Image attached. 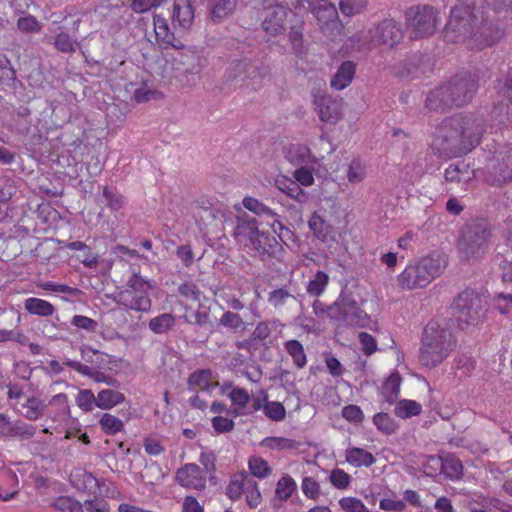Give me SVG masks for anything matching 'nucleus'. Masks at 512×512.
I'll list each match as a JSON object with an SVG mask.
<instances>
[{"label":"nucleus","mask_w":512,"mask_h":512,"mask_svg":"<svg viewBox=\"0 0 512 512\" xmlns=\"http://www.w3.org/2000/svg\"><path fill=\"white\" fill-rule=\"evenodd\" d=\"M446 265L445 258H413L398 276V283L407 290L425 287Z\"/></svg>","instance_id":"6"},{"label":"nucleus","mask_w":512,"mask_h":512,"mask_svg":"<svg viewBox=\"0 0 512 512\" xmlns=\"http://www.w3.org/2000/svg\"><path fill=\"white\" fill-rule=\"evenodd\" d=\"M452 315L456 317L458 327L464 330L468 325H477L487 313L484 298L472 289H465L451 305Z\"/></svg>","instance_id":"7"},{"label":"nucleus","mask_w":512,"mask_h":512,"mask_svg":"<svg viewBox=\"0 0 512 512\" xmlns=\"http://www.w3.org/2000/svg\"><path fill=\"white\" fill-rule=\"evenodd\" d=\"M372 420L377 429L385 435L396 433L399 427L395 420L385 412L376 413Z\"/></svg>","instance_id":"39"},{"label":"nucleus","mask_w":512,"mask_h":512,"mask_svg":"<svg viewBox=\"0 0 512 512\" xmlns=\"http://www.w3.org/2000/svg\"><path fill=\"white\" fill-rule=\"evenodd\" d=\"M99 425L106 435H115L124 428L123 421L110 413L102 414Z\"/></svg>","instance_id":"42"},{"label":"nucleus","mask_w":512,"mask_h":512,"mask_svg":"<svg viewBox=\"0 0 512 512\" xmlns=\"http://www.w3.org/2000/svg\"><path fill=\"white\" fill-rule=\"evenodd\" d=\"M495 88L512 103V72L497 79Z\"/></svg>","instance_id":"63"},{"label":"nucleus","mask_w":512,"mask_h":512,"mask_svg":"<svg viewBox=\"0 0 512 512\" xmlns=\"http://www.w3.org/2000/svg\"><path fill=\"white\" fill-rule=\"evenodd\" d=\"M342 417L348 422L360 424L364 420V414L358 405L350 404L342 409Z\"/></svg>","instance_id":"62"},{"label":"nucleus","mask_w":512,"mask_h":512,"mask_svg":"<svg viewBox=\"0 0 512 512\" xmlns=\"http://www.w3.org/2000/svg\"><path fill=\"white\" fill-rule=\"evenodd\" d=\"M153 26L155 38L158 43L166 46H172L176 49H180L183 47V44L181 42H179V44L174 43L175 37L173 32L170 30L166 18L160 15H154Z\"/></svg>","instance_id":"23"},{"label":"nucleus","mask_w":512,"mask_h":512,"mask_svg":"<svg viewBox=\"0 0 512 512\" xmlns=\"http://www.w3.org/2000/svg\"><path fill=\"white\" fill-rule=\"evenodd\" d=\"M441 473L450 480H459L463 475V464L454 454L440 457Z\"/></svg>","instance_id":"26"},{"label":"nucleus","mask_w":512,"mask_h":512,"mask_svg":"<svg viewBox=\"0 0 512 512\" xmlns=\"http://www.w3.org/2000/svg\"><path fill=\"white\" fill-rule=\"evenodd\" d=\"M262 445L266 446L270 449H277V450H293L298 448V442L285 438V437H267L262 441Z\"/></svg>","instance_id":"52"},{"label":"nucleus","mask_w":512,"mask_h":512,"mask_svg":"<svg viewBox=\"0 0 512 512\" xmlns=\"http://www.w3.org/2000/svg\"><path fill=\"white\" fill-rule=\"evenodd\" d=\"M46 407L47 405L44 401L35 397H30L27 399L26 404L23 405V408L26 409L23 415L26 419L37 420L44 414Z\"/></svg>","instance_id":"46"},{"label":"nucleus","mask_w":512,"mask_h":512,"mask_svg":"<svg viewBox=\"0 0 512 512\" xmlns=\"http://www.w3.org/2000/svg\"><path fill=\"white\" fill-rule=\"evenodd\" d=\"M271 329L268 323L259 322L248 339L240 340L235 343L237 349L246 350L253 354L262 346H266L265 340L270 336Z\"/></svg>","instance_id":"18"},{"label":"nucleus","mask_w":512,"mask_h":512,"mask_svg":"<svg viewBox=\"0 0 512 512\" xmlns=\"http://www.w3.org/2000/svg\"><path fill=\"white\" fill-rule=\"evenodd\" d=\"M52 507L61 512H84L83 505L69 496H60L55 499Z\"/></svg>","instance_id":"51"},{"label":"nucleus","mask_w":512,"mask_h":512,"mask_svg":"<svg viewBox=\"0 0 512 512\" xmlns=\"http://www.w3.org/2000/svg\"><path fill=\"white\" fill-rule=\"evenodd\" d=\"M402 24L393 18H385L368 30V43L372 47H396L403 39Z\"/></svg>","instance_id":"12"},{"label":"nucleus","mask_w":512,"mask_h":512,"mask_svg":"<svg viewBox=\"0 0 512 512\" xmlns=\"http://www.w3.org/2000/svg\"><path fill=\"white\" fill-rule=\"evenodd\" d=\"M24 308L30 314L43 317L51 316L55 312V308L50 302L35 297L26 299L24 302Z\"/></svg>","instance_id":"32"},{"label":"nucleus","mask_w":512,"mask_h":512,"mask_svg":"<svg viewBox=\"0 0 512 512\" xmlns=\"http://www.w3.org/2000/svg\"><path fill=\"white\" fill-rule=\"evenodd\" d=\"M455 346L456 338L448 322L440 318L432 319L423 330L419 362L427 368H434L449 356Z\"/></svg>","instance_id":"3"},{"label":"nucleus","mask_w":512,"mask_h":512,"mask_svg":"<svg viewBox=\"0 0 512 512\" xmlns=\"http://www.w3.org/2000/svg\"><path fill=\"white\" fill-rule=\"evenodd\" d=\"M19 242L21 246L20 256H58L65 247L75 251L88 250L86 244L81 241L61 245L60 242L52 238H45L40 241L36 237L26 236L22 237Z\"/></svg>","instance_id":"11"},{"label":"nucleus","mask_w":512,"mask_h":512,"mask_svg":"<svg viewBox=\"0 0 512 512\" xmlns=\"http://www.w3.org/2000/svg\"><path fill=\"white\" fill-rule=\"evenodd\" d=\"M345 459L349 464L353 465L354 467H370L376 461L372 453L359 447L347 449L345 453Z\"/></svg>","instance_id":"29"},{"label":"nucleus","mask_w":512,"mask_h":512,"mask_svg":"<svg viewBox=\"0 0 512 512\" xmlns=\"http://www.w3.org/2000/svg\"><path fill=\"white\" fill-rule=\"evenodd\" d=\"M289 14L295 18L298 16L297 12H293L288 7L281 4L275 5L262 22L263 30L274 37L282 34L286 29Z\"/></svg>","instance_id":"14"},{"label":"nucleus","mask_w":512,"mask_h":512,"mask_svg":"<svg viewBox=\"0 0 512 512\" xmlns=\"http://www.w3.org/2000/svg\"><path fill=\"white\" fill-rule=\"evenodd\" d=\"M175 323V317L170 313H163L149 321V329L156 333L162 334L170 330Z\"/></svg>","instance_id":"41"},{"label":"nucleus","mask_w":512,"mask_h":512,"mask_svg":"<svg viewBox=\"0 0 512 512\" xmlns=\"http://www.w3.org/2000/svg\"><path fill=\"white\" fill-rule=\"evenodd\" d=\"M121 305L127 309L147 312L151 308V299L147 293H134L133 291H122L119 293Z\"/></svg>","instance_id":"22"},{"label":"nucleus","mask_w":512,"mask_h":512,"mask_svg":"<svg viewBox=\"0 0 512 512\" xmlns=\"http://www.w3.org/2000/svg\"><path fill=\"white\" fill-rule=\"evenodd\" d=\"M243 206L254 213L256 216L261 218L269 225L274 233L278 234L279 231L285 229L284 225L280 221V216L272 208L268 207L258 199L250 196H246L242 200Z\"/></svg>","instance_id":"15"},{"label":"nucleus","mask_w":512,"mask_h":512,"mask_svg":"<svg viewBox=\"0 0 512 512\" xmlns=\"http://www.w3.org/2000/svg\"><path fill=\"white\" fill-rule=\"evenodd\" d=\"M504 36V30L489 21L473 0L457 2L450 10L443 37L448 43H462L470 50L481 51Z\"/></svg>","instance_id":"1"},{"label":"nucleus","mask_w":512,"mask_h":512,"mask_svg":"<svg viewBox=\"0 0 512 512\" xmlns=\"http://www.w3.org/2000/svg\"><path fill=\"white\" fill-rule=\"evenodd\" d=\"M248 467L251 475L259 479L268 477L272 472L268 462L257 456H252L249 458Z\"/></svg>","instance_id":"44"},{"label":"nucleus","mask_w":512,"mask_h":512,"mask_svg":"<svg viewBox=\"0 0 512 512\" xmlns=\"http://www.w3.org/2000/svg\"><path fill=\"white\" fill-rule=\"evenodd\" d=\"M71 483L73 487H75L78 491H83L90 494L93 493L94 490L98 487L100 494H104L105 496L109 495L108 488L105 491L103 490L105 484L100 483V481L93 475V473L86 470H78L71 474Z\"/></svg>","instance_id":"21"},{"label":"nucleus","mask_w":512,"mask_h":512,"mask_svg":"<svg viewBox=\"0 0 512 512\" xmlns=\"http://www.w3.org/2000/svg\"><path fill=\"white\" fill-rule=\"evenodd\" d=\"M16 26L23 33H38L42 25L35 16L27 15L17 20Z\"/></svg>","instance_id":"56"},{"label":"nucleus","mask_w":512,"mask_h":512,"mask_svg":"<svg viewBox=\"0 0 512 512\" xmlns=\"http://www.w3.org/2000/svg\"><path fill=\"white\" fill-rule=\"evenodd\" d=\"M477 88L478 80L474 75L466 71L460 72L428 94L426 107L437 111L463 106L472 100Z\"/></svg>","instance_id":"4"},{"label":"nucleus","mask_w":512,"mask_h":512,"mask_svg":"<svg viewBox=\"0 0 512 512\" xmlns=\"http://www.w3.org/2000/svg\"><path fill=\"white\" fill-rule=\"evenodd\" d=\"M328 283V275L323 271H318L315 278L308 283L307 291L311 295H320Z\"/></svg>","instance_id":"57"},{"label":"nucleus","mask_w":512,"mask_h":512,"mask_svg":"<svg viewBox=\"0 0 512 512\" xmlns=\"http://www.w3.org/2000/svg\"><path fill=\"white\" fill-rule=\"evenodd\" d=\"M473 176V170L464 161L450 164L445 170V179L449 182H468Z\"/></svg>","instance_id":"25"},{"label":"nucleus","mask_w":512,"mask_h":512,"mask_svg":"<svg viewBox=\"0 0 512 512\" xmlns=\"http://www.w3.org/2000/svg\"><path fill=\"white\" fill-rule=\"evenodd\" d=\"M233 234L238 243L252 247L259 256H276L281 249L276 238L260 233L256 219L245 212L237 215Z\"/></svg>","instance_id":"5"},{"label":"nucleus","mask_w":512,"mask_h":512,"mask_svg":"<svg viewBox=\"0 0 512 512\" xmlns=\"http://www.w3.org/2000/svg\"><path fill=\"white\" fill-rule=\"evenodd\" d=\"M367 176L366 165L360 159H353L348 166L347 178L349 183H361Z\"/></svg>","instance_id":"47"},{"label":"nucleus","mask_w":512,"mask_h":512,"mask_svg":"<svg viewBox=\"0 0 512 512\" xmlns=\"http://www.w3.org/2000/svg\"><path fill=\"white\" fill-rule=\"evenodd\" d=\"M80 355L84 361L83 364L88 365V367H91L92 370L95 368H105L109 364V362H107L104 358V356H107V354L93 349L88 345H82L80 347Z\"/></svg>","instance_id":"28"},{"label":"nucleus","mask_w":512,"mask_h":512,"mask_svg":"<svg viewBox=\"0 0 512 512\" xmlns=\"http://www.w3.org/2000/svg\"><path fill=\"white\" fill-rule=\"evenodd\" d=\"M36 213L37 217L41 220L43 224L50 225L59 217L58 211L48 203L40 204L36 210Z\"/></svg>","instance_id":"58"},{"label":"nucleus","mask_w":512,"mask_h":512,"mask_svg":"<svg viewBox=\"0 0 512 512\" xmlns=\"http://www.w3.org/2000/svg\"><path fill=\"white\" fill-rule=\"evenodd\" d=\"M339 505L345 512H369L362 501L355 497H344L340 499Z\"/></svg>","instance_id":"64"},{"label":"nucleus","mask_w":512,"mask_h":512,"mask_svg":"<svg viewBox=\"0 0 512 512\" xmlns=\"http://www.w3.org/2000/svg\"><path fill=\"white\" fill-rule=\"evenodd\" d=\"M284 346L296 367L299 369L305 367L307 358L301 342L298 340H289L285 342Z\"/></svg>","instance_id":"37"},{"label":"nucleus","mask_w":512,"mask_h":512,"mask_svg":"<svg viewBox=\"0 0 512 512\" xmlns=\"http://www.w3.org/2000/svg\"><path fill=\"white\" fill-rule=\"evenodd\" d=\"M340 11L345 16H353L362 12L365 8L364 0H340Z\"/></svg>","instance_id":"60"},{"label":"nucleus","mask_w":512,"mask_h":512,"mask_svg":"<svg viewBox=\"0 0 512 512\" xmlns=\"http://www.w3.org/2000/svg\"><path fill=\"white\" fill-rule=\"evenodd\" d=\"M264 414L273 421H282L286 417V410L282 403L277 401L267 402L264 407Z\"/></svg>","instance_id":"55"},{"label":"nucleus","mask_w":512,"mask_h":512,"mask_svg":"<svg viewBox=\"0 0 512 512\" xmlns=\"http://www.w3.org/2000/svg\"><path fill=\"white\" fill-rule=\"evenodd\" d=\"M244 493L246 494V503L250 508H256L261 503L262 496L258 484L252 477L247 480Z\"/></svg>","instance_id":"54"},{"label":"nucleus","mask_w":512,"mask_h":512,"mask_svg":"<svg viewBox=\"0 0 512 512\" xmlns=\"http://www.w3.org/2000/svg\"><path fill=\"white\" fill-rule=\"evenodd\" d=\"M512 181V168L507 165L499 164L493 167L491 184L495 186H502Z\"/></svg>","instance_id":"53"},{"label":"nucleus","mask_w":512,"mask_h":512,"mask_svg":"<svg viewBox=\"0 0 512 512\" xmlns=\"http://www.w3.org/2000/svg\"><path fill=\"white\" fill-rule=\"evenodd\" d=\"M405 20L413 38L431 36L440 23L439 12L431 5H415L407 9Z\"/></svg>","instance_id":"10"},{"label":"nucleus","mask_w":512,"mask_h":512,"mask_svg":"<svg viewBox=\"0 0 512 512\" xmlns=\"http://www.w3.org/2000/svg\"><path fill=\"white\" fill-rule=\"evenodd\" d=\"M257 74L258 69L248 59L233 61L226 72L227 78L239 83L240 86H249L247 79L254 78Z\"/></svg>","instance_id":"20"},{"label":"nucleus","mask_w":512,"mask_h":512,"mask_svg":"<svg viewBox=\"0 0 512 512\" xmlns=\"http://www.w3.org/2000/svg\"><path fill=\"white\" fill-rule=\"evenodd\" d=\"M250 477L251 476L245 471L234 475L226 488V495L231 500L239 499L246 490L247 480L250 479Z\"/></svg>","instance_id":"33"},{"label":"nucleus","mask_w":512,"mask_h":512,"mask_svg":"<svg viewBox=\"0 0 512 512\" xmlns=\"http://www.w3.org/2000/svg\"><path fill=\"white\" fill-rule=\"evenodd\" d=\"M356 66L352 61L343 62L330 81V85L335 90H343L348 87L354 79Z\"/></svg>","instance_id":"24"},{"label":"nucleus","mask_w":512,"mask_h":512,"mask_svg":"<svg viewBox=\"0 0 512 512\" xmlns=\"http://www.w3.org/2000/svg\"><path fill=\"white\" fill-rule=\"evenodd\" d=\"M194 18L195 9L192 0H174L171 20L175 29L189 30Z\"/></svg>","instance_id":"16"},{"label":"nucleus","mask_w":512,"mask_h":512,"mask_svg":"<svg viewBox=\"0 0 512 512\" xmlns=\"http://www.w3.org/2000/svg\"><path fill=\"white\" fill-rule=\"evenodd\" d=\"M492 230L483 219H473L465 223L458 239L459 251L471 256L484 255L492 244Z\"/></svg>","instance_id":"8"},{"label":"nucleus","mask_w":512,"mask_h":512,"mask_svg":"<svg viewBox=\"0 0 512 512\" xmlns=\"http://www.w3.org/2000/svg\"><path fill=\"white\" fill-rule=\"evenodd\" d=\"M176 481L187 488L202 489L205 487V477L202 476L201 468L194 463L179 468L176 472Z\"/></svg>","instance_id":"19"},{"label":"nucleus","mask_w":512,"mask_h":512,"mask_svg":"<svg viewBox=\"0 0 512 512\" xmlns=\"http://www.w3.org/2000/svg\"><path fill=\"white\" fill-rule=\"evenodd\" d=\"M313 104L321 121L335 124L342 116V103L321 90L312 91Z\"/></svg>","instance_id":"13"},{"label":"nucleus","mask_w":512,"mask_h":512,"mask_svg":"<svg viewBox=\"0 0 512 512\" xmlns=\"http://www.w3.org/2000/svg\"><path fill=\"white\" fill-rule=\"evenodd\" d=\"M296 487L297 485L294 479L286 474L277 482L275 494L280 500L285 501L292 496Z\"/></svg>","instance_id":"48"},{"label":"nucleus","mask_w":512,"mask_h":512,"mask_svg":"<svg viewBox=\"0 0 512 512\" xmlns=\"http://www.w3.org/2000/svg\"><path fill=\"white\" fill-rule=\"evenodd\" d=\"M402 378L398 372L391 373L382 385V396L389 405L396 403L400 395Z\"/></svg>","instance_id":"27"},{"label":"nucleus","mask_w":512,"mask_h":512,"mask_svg":"<svg viewBox=\"0 0 512 512\" xmlns=\"http://www.w3.org/2000/svg\"><path fill=\"white\" fill-rule=\"evenodd\" d=\"M36 433V428L31 424H26L21 421L12 422L9 424L10 438L19 437L21 439L32 438Z\"/></svg>","instance_id":"50"},{"label":"nucleus","mask_w":512,"mask_h":512,"mask_svg":"<svg viewBox=\"0 0 512 512\" xmlns=\"http://www.w3.org/2000/svg\"><path fill=\"white\" fill-rule=\"evenodd\" d=\"M289 159L301 165L315 163V157L311 154L310 149L306 145H293L289 150Z\"/></svg>","instance_id":"40"},{"label":"nucleus","mask_w":512,"mask_h":512,"mask_svg":"<svg viewBox=\"0 0 512 512\" xmlns=\"http://www.w3.org/2000/svg\"><path fill=\"white\" fill-rule=\"evenodd\" d=\"M276 185L280 191L292 199L302 201L305 198L303 190L295 180L283 176L276 180Z\"/></svg>","instance_id":"35"},{"label":"nucleus","mask_w":512,"mask_h":512,"mask_svg":"<svg viewBox=\"0 0 512 512\" xmlns=\"http://www.w3.org/2000/svg\"><path fill=\"white\" fill-rule=\"evenodd\" d=\"M308 225L310 230L313 231L314 235L318 239L322 241L327 240L331 231V227L324 221L321 216L313 214L308 222Z\"/></svg>","instance_id":"49"},{"label":"nucleus","mask_w":512,"mask_h":512,"mask_svg":"<svg viewBox=\"0 0 512 512\" xmlns=\"http://www.w3.org/2000/svg\"><path fill=\"white\" fill-rule=\"evenodd\" d=\"M329 319L338 325L360 328L369 327L371 323L370 316L359 307L352 295L344 290H342L337 300L331 304Z\"/></svg>","instance_id":"9"},{"label":"nucleus","mask_w":512,"mask_h":512,"mask_svg":"<svg viewBox=\"0 0 512 512\" xmlns=\"http://www.w3.org/2000/svg\"><path fill=\"white\" fill-rule=\"evenodd\" d=\"M54 46L62 53H72L75 51V41L66 32H60L56 35Z\"/></svg>","instance_id":"59"},{"label":"nucleus","mask_w":512,"mask_h":512,"mask_svg":"<svg viewBox=\"0 0 512 512\" xmlns=\"http://www.w3.org/2000/svg\"><path fill=\"white\" fill-rule=\"evenodd\" d=\"M75 402L83 412H91L95 407H98L97 396L90 389H80Z\"/></svg>","instance_id":"43"},{"label":"nucleus","mask_w":512,"mask_h":512,"mask_svg":"<svg viewBox=\"0 0 512 512\" xmlns=\"http://www.w3.org/2000/svg\"><path fill=\"white\" fill-rule=\"evenodd\" d=\"M422 412V406L415 400L403 399L396 401L394 413L401 419H408L413 416H418Z\"/></svg>","instance_id":"34"},{"label":"nucleus","mask_w":512,"mask_h":512,"mask_svg":"<svg viewBox=\"0 0 512 512\" xmlns=\"http://www.w3.org/2000/svg\"><path fill=\"white\" fill-rule=\"evenodd\" d=\"M484 131L482 117L455 115L445 118L435 129L431 149L442 159L461 157L480 144Z\"/></svg>","instance_id":"2"},{"label":"nucleus","mask_w":512,"mask_h":512,"mask_svg":"<svg viewBox=\"0 0 512 512\" xmlns=\"http://www.w3.org/2000/svg\"><path fill=\"white\" fill-rule=\"evenodd\" d=\"M314 15L322 28L336 26L338 12L335 6L331 4H322L314 9Z\"/></svg>","instance_id":"30"},{"label":"nucleus","mask_w":512,"mask_h":512,"mask_svg":"<svg viewBox=\"0 0 512 512\" xmlns=\"http://www.w3.org/2000/svg\"><path fill=\"white\" fill-rule=\"evenodd\" d=\"M303 19L295 18V23H293L290 27V32L288 34V39L291 44L292 50L295 54L299 55L303 52Z\"/></svg>","instance_id":"36"},{"label":"nucleus","mask_w":512,"mask_h":512,"mask_svg":"<svg viewBox=\"0 0 512 512\" xmlns=\"http://www.w3.org/2000/svg\"><path fill=\"white\" fill-rule=\"evenodd\" d=\"M98 408L109 410L125 401V395L114 389H102L97 394Z\"/></svg>","instance_id":"31"},{"label":"nucleus","mask_w":512,"mask_h":512,"mask_svg":"<svg viewBox=\"0 0 512 512\" xmlns=\"http://www.w3.org/2000/svg\"><path fill=\"white\" fill-rule=\"evenodd\" d=\"M236 4V0H219L212 7V19L215 22H220L235 10Z\"/></svg>","instance_id":"45"},{"label":"nucleus","mask_w":512,"mask_h":512,"mask_svg":"<svg viewBox=\"0 0 512 512\" xmlns=\"http://www.w3.org/2000/svg\"><path fill=\"white\" fill-rule=\"evenodd\" d=\"M304 495L312 500H317L320 495V484L313 477H304L301 485Z\"/></svg>","instance_id":"61"},{"label":"nucleus","mask_w":512,"mask_h":512,"mask_svg":"<svg viewBox=\"0 0 512 512\" xmlns=\"http://www.w3.org/2000/svg\"><path fill=\"white\" fill-rule=\"evenodd\" d=\"M63 363L64 365L77 371L79 374L93 379L97 383L102 382L114 388H118L120 386V382L117 378L101 372L103 368H95L92 370V368L88 367V365H84L79 361L71 359H66Z\"/></svg>","instance_id":"17"},{"label":"nucleus","mask_w":512,"mask_h":512,"mask_svg":"<svg viewBox=\"0 0 512 512\" xmlns=\"http://www.w3.org/2000/svg\"><path fill=\"white\" fill-rule=\"evenodd\" d=\"M212 378V371L210 369H198L191 373L187 380L189 390H194L195 387L201 389H208Z\"/></svg>","instance_id":"38"}]
</instances>
